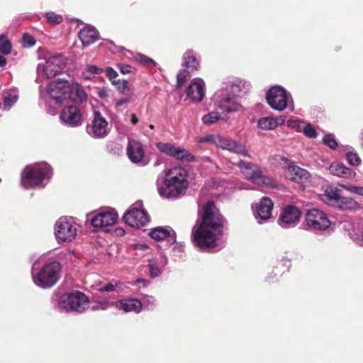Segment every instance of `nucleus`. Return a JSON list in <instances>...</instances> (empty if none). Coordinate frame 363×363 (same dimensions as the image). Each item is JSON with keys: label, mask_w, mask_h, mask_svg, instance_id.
<instances>
[{"label": "nucleus", "mask_w": 363, "mask_h": 363, "mask_svg": "<svg viewBox=\"0 0 363 363\" xmlns=\"http://www.w3.org/2000/svg\"><path fill=\"white\" fill-rule=\"evenodd\" d=\"M225 223L213 202L206 203L201 210V221H197L191 231V241L202 250L209 251L216 246L223 235Z\"/></svg>", "instance_id": "f257e3e1"}, {"label": "nucleus", "mask_w": 363, "mask_h": 363, "mask_svg": "<svg viewBox=\"0 0 363 363\" xmlns=\"http://www.w3.org/2000/svg\"><path fill=\"white\" fill-rule=\"evenodd\" d=\"M250 87V83L242 79L226 82L215 91L212 102L225 115L241 112L243 106L240 99L249 91Z\"/></svg>", "instance_id": "f03ea898"}, {"label": "nucleus", "mask_w": 363, "mask_h": 363, "mask_svg": "<svg viewBox=\"0 0 363 363\" xmlns=\"http://www.w3.org/2000/svg\"><path fill=\"white\" fill-rule=\"evenodd\" d=\"M162 183L157 180V190L162 197L178 199L186 194L189 187L187 171L182 167H174L164 171Z\"/></svg>", "instance_id": "7ed1b4c3"}, {"label": "nucleus", "mask_w": 363, "mask_h": 363, "mask_svg": "<svg viewBox=\"0 0 363 363\" xmlns=\"http://www.w3.org/2000/svg\"><path fill=\"white\" fill-rule=\"evenodd\" d=\"M47 255H43L33 262L31 276L34 284L42 289L53 286L60 279L62 265L57 261L46 262Z\"/></svg>", "instance_id": "20e7f679"}, {"label": "nucleus", "mask_w": 363, "mask_h": 363, "mask_svg": "<svg viewBox=\"0 0 363 363\" xmlns=\"http://www.w3.org/2000/svg\"><path fill=\"white\" fill-rule=\"evenodd\" d=\"M52 175V169L47 162L27 165L21 173V184L26 189L44 188Z\"/></svg>", "instance_id": "39448f33"}, {"label": "nucleus", "mask_w": 363, "mask_h": 363, "mask_svg": "<svg viewBox=\"0 0 363 363\" xmlns=\"http://www.w3.org/2000/svg\"><path fill=\"white\" fill-rule=\"evenodd\" d=\"M38 59L45 60V64H38L36 68V81L40 82L43 78H52L60 74L65 67V58L61 54L50 55L44 48H40L37 50Z\"/></svg>", "instance_id": "423d86ee"}, {"label": "nucleus", "mask_w": 363, "mask_h": 363, "mask_svg": "<svg viewBox=\"0 0 363 363\" xmlns=\"http://www.w3.org/2000/svg\"><path fill=\"white\" fill-rule=\"evenodd\" d=\"M53 304L60 312L82 313L88 308L89 299L84 293L74 291L60 296L55 295Z\"/></svg>", "instance_id": "0eeeda50"}, {"label": "nucleus", "mask_w": 363, "mask_h": 363, "mask_svg": "<svg viewBox=\"0 0 363 363\" xmlns=\"http://www.w3.org/2000/svg\"><path fill=\"white\" fill-rule=\"evenodd\" d=\"M266 99L274 110L282 111L286 108L291 111L294 110V101L291 94L281 86H272L266 93Z\"/></svg>", "instance_id": "6e6552de"}, {"label": "nucleus", "mask_w": 363, "mask_h": 363, "mask_svg": "<svg viewBox=\"0 0 363 363\" xmlns=\"http://www.w3.org/2000/svg\"><path fill=\"white\" fill-rule=\"evenodd\" d=\"M237 165L247 178L259 186L269 187L274 185L272 179L264 175L261 169L254 163L240 160Z\"/></svg>", "instance_id": "1a4fd4ad"}, {"label": "nucleus", "mask_w": 363, "mask_h": 363, "mask_svg": "<svg viewBox=\"0 0 363 363\" xmlns=\"http://www.w3.org/2000/svg\"><path fill=\"white\" fill-rule=\"evenodd\" d=\"M305 223L306 229L315 233L325 231L331 225L326 213L317 208H312L307 211Z\"/></svg>", "instance_id": "9d476101"}, {"label": "nucleus", "mask_w": 363, "mask_h": 363, "mask_svg": "<svg viewBox=\"0 0 363 363\" xmlns=\"http://www.w3.org/2000/svg\"><path fill=\"white\" fill-rule=\"evenodd\" d=\"M77 234V226L71 218L62 217L56 222L55 235L59 242H71Z\"/></svg>", "instance_id": "9b49d317"}, {"label": "nucleus", "mask_w": 363, "mask_h": 363, "mask_svg": "<svg viewBox=\"0 0 363 363\" xmlns=\"http://www.w3.org/2000/svg\"><path fill=\"white\" fill-rule=\"evenodd\" d=\"M157 148L162 153L182 162H191L197 161L189 151L181 146H175L172 143L159 142Z\"/></svg>", "instance_id": "f8f14e48"}, {"label": "nucleus", "mask_w": 363, "mask_h": 363, "mask_svg": "<svg viewBox=\"0 0 363 363\" xmlns=\"http://www.w3.org/2000/svg\"><path fill=\"white\" fill-rule=\"evenodd\" d=\"M142 203L137 202L123 216L124 222L130 227L140 228L145 225L149 221L147 212L142 208Z\"/></svg>", "instance_id": "ddd939ff"}, {"label": "nucleus", "mask_w": 363, "mask_h": 363, "mask_svg": "<svg viewBox=\"0 0 363 363\" xmlns=\"http://www.w3.org/2000/svg\"><path fill=\"white\" fill-rule=\"evenodd\" d=\"M69 83L67 80L59 79L50 83L47 95L57 105H61L69 99Z\"/></svg>", "instance_id": "4468645a"}, {"label": "nucleus", "mask_w": 363, "mask_h": 363, "mask_svg": "<svg viewBox=\"0 0 363 363\" xmlns=\"http://www.w3.org/2000/svg\"><path fill=\"white\" fill-rule=\"evenodd\" d=\"M86 130L94 138H104L108 134V123L101 113L94 111V118L86 125Z\"/></svg>", "instance_id": "2eb2a0df"}, {"label": "nucleus", "mask_w": 363, "mask_h": 363, "mask_svg": "<svg viewBox=\"0 0 363 363\" xmlns=\"http://www.w3.org/2000/svg\"><path fill=\"white\" fill-rule=\"evenodd\" d=\"M91 216V213L87 214L86 219L90 220L91 225L95 228L113 225L118 220V213L111 208L102 210L89 218Z\"/></svg>", "instance_id": "dca6fc26"}, {"label": "nucleus", "mask_w": 363, "mask_h": 363, "mask_svg": "<svg viewBox=\"0 0 363 363\" xmlns=\"http://www.w3.org/2000/svg\"><path fill=\"white\" fill-rule=\"evenodd\" d=\"M206 91L204 80L200 77H196L191 80L186 88V97L194 103H200L206 96Z\"/></svg>", "instance_id": "f3484780"}, {"label": "nucleus", "mask_w": 363, "mask_h": 363, "mask_svg": "<svg viewBox=\"0 0 363 363\" xmlns=\"http://www.w3.org/2000/svg\"><path fill=\"white\" fill-rule=\"evenodd\" d=\"M216 146L223 150H226L230 152L251 158V155L247 151L246 147L243 144L230 138L219 135Z\"/></svg>", "instance_id": "a211bd4d"}, {"label": "nucleus", "mask_w": 363, "mask_h": 363, "mask_svg": "<svg viewBox=\"0 0 363 363\" xmlns=\"http://www.w3.org/2000/svg\"><path fill=\"white\" fill-rule=\"evenodd\" d=\"M60 119L62 124L75 128L81 125L82 116L77 106H67L62 108L60 114Z\"/></svg>", "instance_id": "6ab92c4d"}, {"label": "nucleus", "mask_w": 363, "mask_h": 363, "mask_svg": "<svg viewBox=\"0 0 363 363\" xmlns=\"http://www.w3.org/2000/svg\"><path fill=\"white\" fill-rule=\"evenodd\" d=\"M127 155L134 164L145 166L148 162L145 158V150L142 143L136 140H129L127 148Z\"/></svg>", "instance_id": "aec40b11"}, {"label": "nucleus", "mask_w": 363, "mask_h": 363, "mask_svg": "<svg viewBox=\"0 0 363 363\" xmlns=\"http://www.w3.org/2000/svg\"><path fill=\"white\" fill-rule=\"evenodd\" d=\"M274 203L268 197H263L258 203L252 206L254 216L257 223L261 224L272 216Z\"/></svg>", "instance_id": "412c9836"}, {"label": "nucleus", "mask_w": 363, "mask_h": 363, "mask_svg": "<svg viewBox=\"0 0 363 363\" xmlns=\"http://www.w3.org/2000/svg\"><path fill=\"white\" fill-rule=\"evenodd\" d=\"M281 160L289 164L285 171V175L288 179L296 183H304L309 179L311 174L307 170L294 164V162H290L285 157H282Z\"/></svg>", "instance_id": "4be33fe9"}, {"label": "nucleus", "mask_w": 363, "mask_h": 363, "mask_svg": "<svg viewBox=\"0 0 363 363\" xmlns=\"http://www.w3.org/2000/svg\"><path fill=\"white\" fill-rule=\"evenodd\" d=\"M301 216L299 209L294 206H286L281 213L278 224L283 228H289L295 226Z\"/></svg>", "instance_id": "5701e85b"}, {"label": "nucleus", "mask_w": 363, "mask_h": 363, "mask_svg": "<svg viewBox=\"0 0 363 363\" xmlns=\"http://www.w3.org/2000/svg\"><path fill=\"white\" fill-rule=\"evenodd\" d=\"M115 308L123 313H140L143 310L140 300L135 298H123L116 301Z\"/></svg>", "instance_id": "b1692460"}, {"label": "nucleus", "mask_w": 363, "mask_h": 363, "mask_svg": "<svg viewBox=\"0 0 363 363\" xmlns=\"http://www.w3.org/2000/svg\"><path fill=\"white\" fill-rule=\"evenodd\" d=\"M147 268L149 270V276L152 279L158 277L162 274L164 267L167 264V257L163 254H160L158 257L149 259Z\"/></svg>", "instance_id": "393cba45"}, {"label": "nucleus", "mask_w": 363, "mask_h": 363, "mask_svg": "<svg viewBox=\"0 0 363 363\" xmlns=\"http://www.w3.org/2000/svg\"><path fill=\"white\" fill-rule=\"evenodd\" d=\"M341 196L340 190L333 185L325 187L323 192L320 194V199L325 203L335 207Z\"/></svg>", "instance_id": "a878e982"}, {"label": "nucleus", "mask_w": 363, "mask_h": 363, "mask_svg": "<svg viewBox=\"0 0 363 363\" xmlns=\"http://www.w3.org/2000/svg\"><path fill=\"white\" fill-rule=\"evenodd\" d=\"M78 36L84 46H89L99 39V33L94 26L87 25L80 29Z\"/></svg>", "instance_id": "bb28decb"}, {"label": "nucleus", "mask_w": 363, "mask_h": 363, "mask_svg": "<svg viewBox=\"0 0 363 363\" xmlns=\"http://www.w3.org/2000/svg\"><path fill=\"white\" fill-rule=\"evenodd\" d=\"M149 235L155 240L169 239L172 242H176V233L170 227H157L152 229Z\"/></svg>", "instance_id": "cd10ccee"}, {"label": "nucleus", "mask_w": 363, "mask_h": 363, "mask_svg": "<svg viewBox=\"0 0 363 363\" xmlns=\"http://www.w3.org/2000/svg\"><path fill=\"white\" fill-rule=\"evenodd\" d=\"M329 170L332 174L347 179H352L356 175L354 171L339 162L332 163L330 165Z\"/></svg>", "instance_id": "c85d7f7f"}, {"label": "nucleus", "mask_w": 363, "mask_h": 363, "mask_svg": "<svg viewBox=\"0 0 363 363\" xmlns=\"http://www.w3.org/2000/svg\"><path fill=\"white\" fill-rule=\"evenodd\" d=\"M69 99L74 103H83L87 100V94L79 84H69Z\"/></svg>", "instance_id": "c756f323"}, {"label": "nucleus", "mask_w": 363, "mask_h": 363, "mask_svg": "<svg viewBox=\"0 0 363 363\" xmlns=\"http://www.w3.org/2000/svg\"><path fill=\"white\" fill-rule=\"evenodd\" d=\"M335 207L342 211H357L360 208V205L353 198L340 196Z\"/></svg>", "instance_id": "7c9ffc66"}, {"label": "nucleus", "mask_w": 363, "mask_h": 363, "mask_svg": "<svg viewBox=\"0 0 363 363\" xmlns=\"http://www.w3.org/2000/svg\"><path fill=\"white\" fill-rule=\"evenodd\" d=\"M183 65L186 69L193 72L197 70L199 62L197 61L194 52L191 50H187L183 56Z\"/></svg>", "instance_id": "2f4dec72"}, {"label": "nucleus", "mask_w": 363, "mask_h": 363, "mask_svg": "<svg viewBox=\"0 0 363 363\" xmlns=\"http://www.w3.org/2000/svg\"><path fill=\"white\" fill-rule=\"evenodd\" d=\"M18 99L17 91L11 90L3 95V109L9 111Z\"/></svg>", "instance_id": "473e14b6"}, {"label": "nucleus", "mask_w": 363, "mask_h": 363, "mask_svg": "<svg viewBox=\"0 0 363 363\" xmlns=\"http://www.w3.org/2000/svg\"><path fill=\"white\" fill-rule=\"evenodd\" d=\"M94 298L99 302L102 311H106L113 306H115L116 298L112 296H98L94 295Z\"/></svg>", "instance_id": "72a5a7b5"}, {"label": "nucleus", "mask_w": 363, "mask_h": 363, "mask_svg": "<svg viewBox=\"0 0 363 363\" xmlns=\"http://www.w3.org/2000/svg\"><path fill=\"white\" fill-rule=\"evenodd\" d=\"M257 126L259 128L264 130H270L275 129V122L274 121V117L266 116L260 118L257 122Z\"/></svg>", "instance_id": "f704fd0d"}, {"label": "nucleus", "mask_w": 363, "mask_h": 363, "mask_svg": "<svg viewBox=\"0 0 363 363\" xmlns=\"http://www.w3.org/2000/svg\"><path fill=\"white\" fill-rule=\"evenodd\" d=\"M221 118V115L218 111H211L202 117V121L205 125H211L216 123Z\"/></svg>", "instance_id": "c9c22d12"}, {"label": "nucleus", "mask_w": 363, "mask_h": 363, "mask_svg": "<svg viewBox=\"0 0 363 363\" xmlns=\"http://www.w3.org/2000/svg\"><path fill=\"white\" fill-rule=\"evenodd\" d=\"M119 285L118 282L113 283H106L104 284L102 282H99L96 284L94 287L95 290L99 292H112L115 291L116 288Z\"/></svg>", "instance_id": "e433bc0d"}, {"label": "nucleus", "mask_w": 363, "mask_h": 363, "mask_svg": "<svg viewBox=\"0 0 363 363\" xmlns=\"http://www.w3.org/2000/svg\"><path fill=\"white\" fill-rule=\"evenodd\" d=\"M11 43L4 35H0V52L3 55H8L11 52Z\"/></svg>", "instance_id": "4c0bfd02"}, {"label": "nucleus", "mask_w": 363, "mask_h": 363, "mask_svg": "<svg viewBox=\"0 0 363 363\" xmlns=\"http://www.w3.org/2000/svg\"><path fill=\"white\" fill-rule=\"evenodd\" d=\"M45 18L48 23L52 25H57L63 21V17L55 12L49 11L45 14Z\"/></svg>", "instance_id": "58836bf2"}, {"label": "nucleus", "mask_w": 363, "mask_h": 363, "mask_svg": "<svg viewBox=\"0 0 363 363\" xmlns=\"http://www.w3.org/2000/svg\"><path fill=\"white\" fill-rule=\"evenodd\" d=\"M102 69L95 66V65H90L87 66L84 71L82 73V75L84 79H91L92 77H94L95 74H99L102 72Z\"/></svg>", "instance_id": "ea45409f"}, {"label": "nucleus", "mask_w": 363, "mask_h": 363, "mask_svg": "<svg viewBox=\"0 0 363 363\" xmlns=\"http://www.w3.org/2000/svg\"><path fill=\"white\" fill-rule=\"evenodd\" d=\"M323 143L332 150H335L338 146L335 137L332 133L325 135L323 138Z\"/></svg>", "instance_id": "a19ab883"}, {"label": "nucleus", "mask_w": 363, "mask_h": 363, "mask_svg": "<svg viewBox=\"0 0 363 363\" xmlns=\"http://www.w3.org/2000/svg\"><path fill=\"white\" fill-rule=\"evenodd\" d=\"M187 69L180 70L177 75V86L181 88L190 77L189 72Z\"/></svg>", "instance_id": "79ce46f5"}, {"label": "nucleus", "mask_w": 363, "mask_h": 363, "mask_svg": "<svg viewBox=\"0 0 363 363\" xmlns=\"http://www.w3.org/2000/svg\"><path fill=\"white\" fill-rule=\"evenodd\" d=\"M141 302L143 308L147 310H152L155 306V299L152 296L145 295L143 296Z\"/></svg>", "instance_id": "37998d69"}, {"label": "nucleus", "mask_w": 363, "mask_h": 363, "mask_svg": "<svg viewBox=\"0 0 363 363\" xmlns=\"http://www.w3.org/2000/svg\"><path fill=\"white\" fill-rule=\"evenodd\" d=\"M301 132L309 138H315L318 135L315 129L311 124H304Z\"/></svg>", "instance_id": "c03bdc74"}, {"label": "nucleus", "mask_w": 363, "mask_h": 363, "mask_svg": "<svg viewBox=\"0 0 363 363\" xmlns=\"http://www.w3.org/2000/svg\"><path fill=\"white\" fill-rule=\"evenodd\" d=\"M348 163L352 166H357L360 164L361 160L356 152H348L346 154Z\"/></svg>", "instance_id": "a18cd8bd"}, {"label": "nucleus", "mask_w": 363, "mask_h": 363, "mask_svg": "<svg viewBox=\"0 0 363 363\" xmlns=\"http://www.w3.org/2000/svg\"><path fill=\"white\" fill-rule=\"evenodd\" d=\"M305 123L299 119L288 120L286 125L288 127L295 129L296 131L301 132Z\"/></svg>", "instance_id": "49530a36"}, {"label": "nucleus", "mask_w": 363, "mask_h": 363, "mask_svg": "<svg viewBox=\"0 0 363 363\" xmlns=\"http://www.w3.org/2000/svg\"><path fill=\"white\" fill-rule=\"evenodd\" d=\"M35 43V38L28 33H24L22 38V44L23 48H30Z\"/></svg>", "instance_id": "de8ad7c7"}, {"label": "nucleus", "mask_w": 363, "mask_h": 363, "mask_svg": "<svg viewBox=\"0 0 363 363\" xmlns=\"http://www.w3.org/2000/svg\"><path fill=\"white\" fill-rule=\"evenodd\" d=\"M114 85H116L117 89L121 93H123V94H127L128 92V91L130 90L129 84L125 79H123V80L118 79L116 82V84H115Z\"/></svg>", "instance_id": "09e8293b"}, {"label": "nucleus", "mask_w": 363, "mask_h": 363, "mask_svg": "<svg viewBox=\"0 0 363 363\" xmlns=\"http://www.w3.org/2000/svg\"><path fill=\"white\" fill-rule=\"evenodd\" d=\"M136 59L140 63L152 65L153 67L156 66V62L152 58L148 57L145 55L138 54Z\"/></svg>", "instance_id": "8fccbe9b"}, {"label": "nucleus", "mask_w": 363, "mask_h": 363, "mask_svg": "<svg viewBox=\"0 0 363 363\" xmlns=\"http://www.w3.org/2000/svg\"><path fill=\"white\" fill-rule=\"evenodd\" d=\"M219 135L209 134L199 139V143H211L216 145Z\"/></svg>", "instance_id": "3c124183"}, {"label": "nucleus", "mask_w": 363, "mask_h": 363, "mask_svg": "<svg viewBox=\"0 0 363 363\" xmlns=\"http://www.w3.org/2000/svg\"><path fill=\"white\" fill-rule=\"evenodd\" d=\"M106 74L108 79L112 82L113 84H116V82L118 80L116 79L118 77V73L114 69L110 67H107L106 69Z\"/></svg>", "instance_id": "603ef678"}, {"label": "nucleus", "mask_w": 363, "mask_h": 363, "mask_svg": "<svg viewBox=\"0 0 363 363\" xmlns=\"http://www.w3.org/2000/svg\"><path fill=\"white\" fill-rule=\"evenodd\" d=\"M196 162H200L202 164H207L208 167L210 168L216 167V163L209 157H196Z\"/></svg>", "instance_id": "864d4df0"}, {"label": "nucleus", "mask_w": 363, "mask_h": 363, "mask_svg": "<svg viewBox=\"0 0 363 363\" xmlns=\"http://www.w3.org/2000/svg\"><path fill=\"white\" fill-rule=\"evenodd\" d=\"M338 185L340 187L343 188L344 189H345L351 193L356 194H358L359 186L349 184H342V183H340Z\"/></svg>", "instance_id": "5fc2aeb1"}, {"label": "nucleus", "mask_w": 363, "mask_h": 363, "mask_svg": "<svg viewBox=\"0 0 363 363\" xmlns=\"http://www.w3.org/2000/svg\"><path fill=\"white\" fill-rule=\"evenodd\" d=\"M118 67L121 73L123 74H129L133 72V71L135 69L134 67L129 65L126 64H118Z\"/></svg>", "instance_id": "6e6d98bb"}, {"label": "nucleus", "mask_w": 363, "mask_h": 363, "mask_svg": "<svg viewBox=\"0 0 363 363\" xmlns=\"http://www.w3.org/2000/svg\"><path fill=\"white\" fill-rule=\"evenodd\" d=\"M274 121L275 122V128L285 123V118L282 116H278V117H274Z\"/></svg>", "instance_id": "4d7b16f0"}, {"label": "nucleus", "mask_w": 363, "mask_h": 363, "mask_svg": "<svg viewBox=\"0 0 363 363\" xmlns=\"http://www.w3.org/2000/svg\"><path fill=\"white\" fill-rule=\"evenodd\" d=\"M92 299H93V304L91 306V311H99V310L102 311V308H101L99 302H98L97 300L94 299V297L92 298Z\"/></svg>", "instance_id": "13d9d810"}, {"label": "nucleus", "mask_w": 363, "mask_h": 363, "mask_svg": "<svg viewBox=\"0 0 363 363\" xmlns=\"http://www.w3.org/2000/svg\"><path fill=\"white\" fill-rule=\"evenodd\" d=\"M130 101V99L129 98H127V97H125V98H122V99H118L116 102V106L117 107L118 106H121L125 104H127V103H129Z\"/></svg>", "instance_id": "bf43d9fd"}, {"label": "nucleus", "mask_w": 363, "mask_h": 363, "mask_svg": "<svg viewBox=\"0 0 363 363\" xmlns=\"http://www.w3.org/2000/svg\"><path fill=\"white\" fill-rule=\"evenodd\" d=\"M135 283L138 284H142L144 286H146L149 284L150 281L143 278H138L136 279Z\"/></svg>", "instance_id": "052dcab7"}, {"label": "nucleus", "mask_w": 363, "mask_h": 363, "mask_svg": "<svg viewBox=\"0 0 363 363\" xmlns=\"http://www.w3.org/2000/svg\"><path fill=\"white\" fill-rule=\"evenodd\" d=\"M173 250L177 251L179 253L182 254L184 251V247L182 245H177L174 247ZM180 256H182V255H180Z\"/></svg>", "instance_id": "680f3d73"}, {"label": "nucleus", "mask_w": 363, "mask_h": 363, "mask_svg": "<svg viewBox=\"0 0 363 363\" xmlns=\"http://www.w3.org/2000/svg\"><path fill=\"white\" fill-rule=\"evenodd\" d=\"M130 121H131V123L133 125H135L138 122V118L135 114H134V113L131 114Z\"/></svg>", "instance_id": "e2e57ef3"}, {"label": "nucleus", "mask_w": 363, "mask_h": 363, "mask_svg": "<svg viewBox=\"0 0 363 363\" xmlns=\"http://www.w3.org/2000/svg\"><path fill=\"white\" fill-rule=\"evenodd\" d=\"M6 65V60L3 55H0V67H4Z\"/></svg>", "instance_id": "0e129e2a"}, {"label": "nucleus", "mask_w": 363, "mask_h": 363, "mask_svg": "<svg viewBox=\"0 0 363 363\" xmlns=\"http://www.w3.org/2000/svg\"><path fill=\"white\" fill-rule=\"evenodd\" d=\"M357 194L363 196V186L359 187V191H358Z\"/></svg>", "instance_id": "69168bd1"}, {"label": "nucleus", "mask_w": 363, "mask_h": 363, "mask_svg": "<svg viewBox=\"0 0 363 363\" xmlns=\"http://www.w3.org/2000/svg\"><path fill=\"white\" fill-rule=\"evenodd\" d=\"M161 162H161V160H160V159H158V160L155 162L154 165H155V166H157V165L160 164H161Z\"/></svg>", "instance_id": "338daca9"}, {"label": "nucleus", "mask_w": 363, "mask_h": 363, "mask_svg": "<svg viewBox=\"0 0 363 363\" xmlns=\"http://www.w3.org/2000/svg\"><path fill=\"white\" fill-rule=\"evenodd\" d=\"M267 281H268L269 282H272V281H274L273 277H269V276H268V277H267Z\"/></svg>", "instance_id": "774afa93"}]
</instances>
